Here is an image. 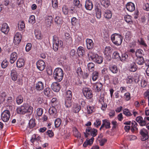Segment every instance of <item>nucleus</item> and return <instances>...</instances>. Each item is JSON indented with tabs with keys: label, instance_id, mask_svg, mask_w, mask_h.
<instances>
[{
	"label": "nucleus",
	"instance_id": "obj_62",
	"mask_svg": "<svg viewBox=\"0 0 149 149\" xmlns=\"http://www.w3.org/2000/svg\"><path fill=\"white\" fill-rule=\"evenodd\" d=\"M45 133L50 137H52L54 135V133L52 130H48Z\"/></svg>",
	"mask_w": 149,
	"mask_h": 149
},
{
	"label": "nucleus",
	"instance_id": "obj_16",
	"mask_svg": "<svg viewBox=\"0 0 149 149\" xmlns=\"http://www.w3.org/2000/svg\"><path fill=\"white\" fill-rule=\"evenodd\" d=\"M86 42L88 49H90L93 48L94 47V43L91 39H87Z\"/></svg>",
	"mask_w": 149,
	"mask_h": 149
},
{
	"label": "nucleus",
	"instance_id": "obj_53",
	"mask_svg": "<svg viewBox=\"0 0 149 149\" xmlns=\"http://www.w3.org/2000/svg\"><path fill=\"white\" fill-rule=\"evenodd\" d=\"M29 22V23L33 24L35 23L36 20L35 17L33 15H31L30 17Z\"/></svg>",
	"mask_w": 149,
	"mask_h": 149
},
{
	"label": "nucleus",
	"instance_id": "obj_46",
	"mask_svg": "<svg viewBox=\"0 0 149 149\" xmlns=\"http://www.w3.org/2000/svg\"><path fill=\"white\" fill-rule=\"evenodd\" d=\"M143 51L141 49L137 50L135 52V55L136 56H141L143 55Z\"/></svg>",
	"mask_w": 149,
	"mask_h": 149
},
{
	"label": "nucleus",
	"instance_id": "obj_48",
	"mask_svg": "<svg viewBox=\"0 0 149 149\" xmlns=\"http://www.w3.org/2000/svg\"><path fill=\"white\" fill-rule=\"evenodd\" d=\"M52 2L53 7L55 9H56L58 6V0H52Z\"/></svg>",
	"mask_w": 149,
	"mask_h": 149
},
{
	"label": "nucleus",
	"instance_id": "obj_11",
	"mask_svg": "<svg viewBox=\"0 0 149 149\" xmlns=\"http://www.w3.org/2000/svg\"><path fill=\"white\" fill-rule=\"evenodd\" d=\"M35 88L37 91H42L44 88V85L41 81H38L35 84Z\"/></svg>",
	"mask_w": 149,
	"mask_h": 149
},
{
	"label": "nucleus",
	"instance_id": "obj_54",
	"mask_svg": "<svg viewBox=\"0 0 149 149\" xmlns=\"http://www.w3.org/2000/svg\"><path fill=\"white\" fill-rule=\"evenodd\" d=\"M138 41L140 44L143 47H146L147 46V45L142 38H140L138 40Z\"/></svg>",
	"mask_w": 149,
	"mask_h": 149
},
{
	"label": "nucleus",
	"instance_id": "obj_2",
	"mask_svg": "<svg viewBox=\"0 0 149 149\" xmlns=\"http://www.w3.org/2000/svg\"><path fill=\"white\" fill-rule=\"evenodd\" d=\"M63 70L59 68H56L53 72V77L56 81L59 82L61 81L63 77Z\"/></svg>",
	"mask_w": 149,
	"mask_h": 149
},
{
	"label": "nucleus",
	"instance_id": "obj_30",
	"mask_svg": "<svg viewBox=\"0 0 149 149\" xmlns=\"http://www.w3.org/2000/svg\"><path fill=\"white\" fill-rule=\"evenodd\" d=\"M29 127L30 129L34 128L36 126L35 120L32 118L30 120L29 123Z\"/></svg>",
	"mask_w": 149,
	"mask_h": 149
},
{
	"label": "nucleus",
	"instance_id": "obj_63",
	"mask_svg": "<svg viewBox=\"0 0 149 149\" xmlns=\"http://www.w3.org/2000/svg\"><path fill=\"white\" fill-rule=\"evenodd\" d=\"M79 102L80 103V107H84L86 105V102L83 99H81L79 100Z\"/></svg>",
	"mask_w": 149,
	"mask_h": 149
},
{
	"label": "nucleus",
	"instance_id": "obj_35",
	"mask_svg": "<svg viewBox=\"0 0 149 149\" xmlns=\"http://www.w3.org/2000/svg\"><path fill=\"white\" fill-rule=\"evenodd\" d=\"M112 58L113 59L117 60V61H119L120 58L119 53L117 51L114 52L112 55Z\"/></svg>",
	"mask_w": 149,
	"mask_h": 149
},
{
	"label": "nucleus",
	"instance_id": "obj_56",
	"mask_svg": "<svg viewBox=\"0 0 149 149\" xmlns=\"http://www.w3.org/2000/svg\"><path fill=\"white\" fill-rule=\"evenodd\" d=\"M101 123L100 120L97 119L96 120V121L94 123V125L95 127H98L101 125Z\"/></svg>",
	"mask_w": 149,
	"mask_h": 149
},
{
	"label": "nucleus",
	"instance_id": "obj_7",
	"mask_svg": "<svg viewBox=\"0 0 149 149\" xmlns=\"http://www.w3.org/2000/svg\"><path fill=\"white\" fill-rule=\"evenodd\" d=\"M63 45L61 40H54L53 42V49L55 51L58 50L59 48L61 47Z\"/></svg>",
	"mask_w": 149,
	"mask_h": 149
},
{
	"label": "nucleus",
	"instance_id": "obj_27",
	"mask_svg": "<svg viewBox=\"0 0 149 149\" xmlns=\"http://www.w3.org/2000/svg\"><path fill=\"white\" fill-rule=\"evenodd\" d=\"M49 114L55 117L57 111L55 107H52L49 109Z\"/></svg>",
	"mask_w": 149,
	"mask_h": 149
},
{
	"label": "nucleus",
	"instance_id": "obj_47",
	"mask_svg": "<svg viewBox=\"0 0 149 149\" xmlns=\"http://www.w3.org/2000/svg\"><path fill=\"white\" fill-rule=\"evenodd\" d=\"M123 113L127 116H131L132 115L129 110L127 109H125L123 110Z\"/></svg>",
	"mask_w": 149,
	"mask_h": 149
},
{
	"label": "nucleus",
	"instance_id": "obj_51",
	"mask_svg": "<svg viewBox=\"0 0 149 149\" xmlns=\"http://www.w3.org/2000/svg\"><path fill=\"white\" fill-rule=\"evenodd\" d=\"M90 132L91 135L93 137H95L96 136L97 134V130L96 129L93 128L91 130Z\"/></svg>",
	"mask_w": 149,
	"mask_h": 149
},
{
	"label": "nucleus",
	"instance_id": "obj_45",
	"mask_svg": "<svg viewBox=\"0 0 149 149\" xmlns=\"http://www.w3.org/2000/svg\"><path fill=\"white\" fill-rule=\"evenodd\" d=\"M61 121L60 119L58 118L56 119L54 122L55 126L56 127H58L60 126L61 124Z\"/></svg>",
	"mask_w": 149,
	"mask_h": 149
},
{
	"label": "nucleus",
	"instance_id": "obj_8",
	"mask_svg": "<svg viewBox=\"0 0 149 149\" xmlns=\"http://www.w3.org/2000/svg\"><path fill=\"white\" fill-rule=\"evenodd\" d=\"M139 133L142 137L141 139V141H144L148 138V132L146 129L143 128L141 130Z\"/></svg>",
	"mask_w": 149,
	"mask_h": 149
},
{
	"label": "nucleus",
	"instance_id": "obj_32",
	"mask_svg": "<svg viewBox=\"0 0 149 149\" xmlns=\"http://www.w3.org/2000/svg\"><path fill=\"white\" fill-rule=\"evenodd\" d=\"M16 100L17 104L20 105L23 102V97L21 95H19L16 98Z\"/></svg>",
	"mask_w": 149,
	"mask_h": 149
},
{
	"label": "nucleus",
	"instance_id": "obj_34",
	"mask_svg": "<svg viewBox=\"0 0 149 149\" xmlns=\"http://www.w3.org/2000/svg\"><path fill=\"white\" fill-rule=\"evenodd\" d=\"M35 35L36 38L38 40H41L42 38V36L41 35V31L38 30L35 31Z\"/></svg>",
	"mask_w": 149,
	"mask_h": 149
},
{
	"label": "nucleus",
	"instance_id": "obj_25",
	"mask_svg": "<svg viewBox=\"0 0 149 149\" xmlns=\"http://www.w3.org/2000/svg\"><path fill=\"white\" fill-rule=\"evenodd\" d=\"M52 92L49 88H45L44 91V93L45 95L48 97L52 96Z\"/></svg>",
	"mask_w": 149,
	"mask_h": 149
},
{
	"label": "nucleus",
	"instance_id": "obj_29",
	"mask_svg": "<svg viewBox=\"0 0 149 149\" xmlns=\"http://www.w3.org/2000/svg\"><path fill=\"white\" fill-rule=\"evenodd\" d=\"M53 17L51 15L47 17L46 19V23L48 26H50L52 22Z\"/></svg>",
	"mask_w": 149,
	"mask_h": 149
},
{
	"label": "nucleus",
	"instance_id": "obj_19",
	"mask_svg": "<svg viewBox=\"0 0 149 149\" xmlns=\"http://www.w3.org/2000/svg\"><path fill=\"white\" fill-rule=\"evenodd\" d=\"M17 57V54L15 52H13L11 54L10 57V63H13L16 60Z\"/></svg>",
	"mask_w": 149,
	"mask_h": 149
},
{
	"label": "nucleus",
	"instance_id": "obj_23",
	"mask_svg": "<svg viewBox=\"0 0 149 149\" xmlns=\"http://www.w3.org/2000/svg\"><path fill=\"white\" fill-rule=\"evenodd\" d=\"M11 77L12 80L13 81H15L17 79V74L16 71L13 70L11 71Z\"/></svg>",
	"mask_w": 149,
	"mask_h": 149
},
{
	"label": "nucleus",
	"instance_id": "obj_39",
	"mask_svg": "<svg viewBox=\"0 0 149 149\" xmlns=\"http://www.w3.org/2000/svg\"><path fill=\"white\" fill-rule=\"evenodd\" d=\"M54 21L57 24H61L63 22L61 18L58 16H56V17L54 19Z\"/></svg>",
	"mask_w": 149,
	"mask_h": 149
},
{
	"label": "nucleus",
	"instance_id": "obj_5",
	"mask_svg": "<svg viewBox=\"0 0 149 149\" xmlns=\"http://www.w3.org/2000/svg\"><path fill=\"white\" fill-rule=\"evenodd\" d=\"M10 114L8 110H5L1 114V119L4 122H7L9 119Z\"/></svg>",
	"mask_w": 149,
	"mask_h": 149
},
{
	"label": "nucleus",
	"instance_id": "obj_18",
	"mask_svg": "<svg viewBox=\"0 0 149 149\" xmlns=\"http://www.w3.org/2000/svg\"><path fill=\"white\" fill-rule=\"evenodd\" d=\"M93 5L91 1L90 0H86V1L85 7L88 10H91L93 8Z\"/></svg>",
	"mask_w": 149,
	"mask_h": 149
},
{
	"label": "nucleus",
	"instance_id": "obj_37",
	"mask_svg": "<svg viewBox=\"0 0 149 149\" xmlns=\"http://www.w3.org/2000/svg\"><path fill=\"white\" fill-rule=\"evenodd\" d=\"M110 71L113 73H116L118 71L117 67L115 65H113L109 67Z\"/></svg>",
	"mask_w": 149,
	"mask_h": 149
},
{
	"label": "nucleus",
	"instance_id": "obj_57",
	"mask_svg": "<svg viewBox=\"0 0 149 149\" xmlns=\"http://www.w3.org/2000/svg\"><path fill=\"white\" fill-rule=\"evenodd\" d=\"M43 113V109L42 108H38L37 109V115L40 116H41Z\"/></svg>",
	"mask_w": 149,
	"mask_h": 149
},
{
	"label": "nucleus",
	"instance_id": "obj_28",
	"mask_svg": "<svg viewBox=\"0 0 149 149\" xmlns=\"http://www.w3.org/2000/svg\"><path fill=\"white\" fill-rule=\"evenodd\" d=\"M72 99L65 98L64 104L66 108L70 107L72 106Z\"/></svg>",
	"mask_w": 149,
	"mask_h": 149
},
{
	"label": "nucleus",
	"instance_id": "obj_10",
	"mask_svg": "<svg viewBox=\"0 0 149 149\" xmlns=\"http://www.w3.org/2000/svg\"><path fill=\"white\" fill-rule=\"evenodd\" d=\"M45 63L42 60H38L36 63L37 68L40 70H43L45 68Z\"/></svg>",
	"mask_w": 149,
	"mask_h": 149
},
{
	"label": "nucleus",
	"instance_id": "obj_55",
	"mask_svg": "<svg viewBox=\"0 0 149 149\" xmlns=\"http://www.w3.org/2000/svg\"><path fill=\"white\" fill-rule=\"evenodd\" d=\"M74 5L78 8H80L81 7V5L80 4V1L79 0H74Z\"/></svg>",
	"mask_w": 149,
	"mask_h": 149
},
{
	"label": "nucleus",
	"instance_id": "obj_17",
	"mask_svg": "<svg viewBox=\"0 0 149 149\" xmlns=\"http://www.w3.org/2000/svg\"><path fill=\"white\" fill-rule=\"evenodd\" d=\"M17 67L20 68L23 67L25 65V61L23 58H19L18 59L16 62Z\"/></svg>",
	"mask_w": 149,
	"mask_h": 149
},
{
	"label": "nucleus",
	"instance_id": "obj_59",
	"mask_svg": "<svg viewBox=\"0 0 149 149\" xmlns=\"http://www.w3.org/2000/svg\"><path fill=\"white\" fill-rule=\"evenodd\" d=\"M70 55L71 57H76L77 55L75 50L74 49L71 50L70 52Z\"/></svg>",
	"mask_w": 149,
	"mask_h": 149
},
{
	"label": "nucleus",
	"instance_id": "obj_14",
	"mask_svg": "<svg viewBox=\"0 0 149 149\" xmlns=\"http://www.w3.org/2000/svg\"><path fill=\"white\" fill-rule=\"evenodd\" d=\"M127 9L130 12H132L134 11L135 9V6L134 4L131 2H129L126 5Z\"/></svg>",
	"mask_w": 149,
	"mask_h": 149
},
{
	"label": "nucleus",
	"instance_id": "obj_12",
	"mask_svg": "<svg viewBox=\"0 0 149 149\" xmlns=\"http://www.w3.org/2000/svg\"><path fill=\"white\" fill-rule=\"evenodd\" d=\"M51 88L54 91L58 92L60 89V84L56 82H54L51 85Z\"/></svg>",
	"mask_w": 149,
	"mask_h": 149
},
{
	"label": "nucleus",
	"instance_id": "obj_26",
	"mask_svg": "<svg viewBox=\"0 0 149 149\" xmlns=\"http://www.w3.org/2000/svg\"><path fill=\"white\" fill-rule=\"evenodd\" d=\"M96 56L93 61L98 64L102 63L103 61L102 57L99 56L98 55H96Z\"/></svg>",
	"mask_w": 149,
	"mask_h": 149
},
{
	"label": "nucleus",
	"instance_id": "obj_24",
	"mask_svg": "<svg viewBox=\"0 0 149 149\" xmlns=\"http://www.w3.org/2000/svg\"><path fill=\"white\" fill-rule=\"evenodd\" d=\"M101 5L105 8H108L111 4L109 0H100Z\"/></svg>",
	"mask_w": 149,
	"mask_h": 149
},
{
	"label": "nucleus",
	"instance_id": "obj_31",
	"mask_svg": "<svg viewBox=\"0 0 149 149\" xmlns=\"http://www.w3.org/2000/svg\"><path fill=\"white\" fill-rule=\"evenodd\" d=\"M104 15L105 18L109 19L111 18L112 14L111 11L107 10L104 11Z\"/></svg>",
	"mask_w": 149,
	"mask_h": 149
},
{
	"label": "nucleus",
	"instance_id": "obj_49",
	"mask_svg": "<svg viewBox=\"0 0 149 149\" xmlns=\"http://www.w3.org/2000/svg\"><path fill=\"white\" fill-rule=\"evenodd\" d=\"M97 54H95L94 52H90L88 54V57L89 58H91L92 60H93L95 58L96 55Z\"/></svg>",
	"mask_w": 149,
	"mask_h": 149
},
{
	"label": "nucleus",
	"instance_id": "obj_38",
	"mask_svg": "<svg viewBox=\"0 0 149 149\" xmlns=\"http://www.w3.org/2000/svg\"><path fill=\"white\" fill-rule=\"evenodd\" d=\"M77 52L78 56H83L85 52L84 50V48L81 47H79L77 49Z\"/></svg>",
	"mask_w": 149,
	"mask_h": 149
},
{
	"label": "nucleus",
	"instance_id": "obj_13",
	"mask_svg": "<svg viewBox=\"0 0 149 149\" xmlns=\"http://www.w3.org/2000/svg\"><path fill=\"white\" fill-rule=\"evenodd\" d=\"M146 117L143 120V118L141 116L137 117L136 118V120L138 122L141 126H145L146 124V121L145 120Z\"/></svg>",
	"mask_w": 149,
	"mask_h": 149
},
{
	"label": "nucleus",
	"instance_id": "obj_33",
	"mask_svg": "<svg viewBox=\"0 0 149 149\" xmlns=\"http://www.w3.org/2000/svg\"><path fill=\"white\" fill-rule=\"evenodd\" d=\"M128 55L126 53H124L122 54L121 56H120L121 61L123 63L125 62L126 60L128 58Z\"/></svg>",
	"mask_w": 149,
	"mask_h": 149
},
{
	"label": "nucleus",
	"instance_id": "obj_52",
	"mask_svg": "<svg viewBox=\"0 0 149 149\" xmlns=\"http://www.w3.org/2000/svg\"><path fill=\"white\" fill-rule=\"evenodd\" d=\"M81 109L80 106L78 105H76L74 106L73 108V111L74 112L77 113Z\"/></svg>",
	"mask_w": 149,
	"mask_h": 149
},
{
	"label": "nucleus",
	"instance_id": "obj_42",
	"mask_svg": "<svg viewBox=\"0 0 149 149\" xmlns=\"http://www.w3.org/2000/svg\"><path fill=\"white\" fill-rule=\"evenodd\" d=\"M65 37L66 40H66V41L68 42H68L69 43H71L72 42V39L70 37L69 33H65Z\"/></svg>",
	"mask_w": 149,
	"mask_h": 149
},
{
	"label": "nucleus",
	"instance_id": "obj_64",
	"mask_svg": "<svg viewBox=\"0 0 149 149\" xmlns=\"http://www.w3.org/2000/svg\"><path fill=\"white\" fill-rule=\"evenodd\" d=\"M143 9L147 11H149V3H145L143 7Z\"/></svg>",
	"mask_w": 149,
	"mask_h": 149
},
{
	"label": "nucleus",
	"instance_id": "obj_9",
	"mask_svg": "<svg viewBox=\"0 0 149 149\" xmlns=\"http://www.w3.org/2000/svg\"><path fill=\"white\" fill-rule=\"evenodd\" d=\"M21 34L19 32L17 33L15 36L13 42L16 45H18L21 42Z\"/></svg>",
	"mask_w": 149,
	"mask_h": 149
},
{
	"label": "nucleus",
	"instance_id": "obj_20",
	"mask_svg": "<svg viewBox=\"0 0 149 149\" xmlns=\"http://www.w3.org/2000/svg\"><path fill=\"white\" fill-rule=\"evenodd\" d=\"M102 123L101 127L105 126L106 129H109L111 127L110 123L109 120L107 119L104 120H102Z\"/></svg>",
	"mask_w": 149,
	"mask_h": 149
},
{
	"label": "nucleus",
	"instance_id": "obj_41",
	"mask_svg": "<svg viewBox=\"0 0 149 149\" xmlns=\"http://www.w3.org/2000/svg\"><path fill=\"white\" fill-rule=\"evenodd\" d=\"M18 29L20 31H22L23 30L25 27L24 23L23 21H20L19 22L18 24Z\"/></svg>",
	"mask_w": 149,
	"mask_h": 149
},
{
	"label": "nucleus",
	"instance_id": "obj_1",
	"mask_svg": "<svg viewBox=\"0 0 149 149\" xmlns=\"http://www.w3.org/2000/svg\"><path fill=\"white\" fill-rule=\"evenodd\" d=\"M16 110L18 114H24L26 113H28L31 114L33 111V108L28 103H25L21 106L17 107Z\"/></svg>",
	"mask_w": 149,
	"mask_h": 149
},
{
	"label": "nucleus",
	"instance_id": "obj_43",
	"mask_svg": "<svg viewBox=\"0 0 149 149\" xmlns=\"http://www.w3.org/2000/svg\"><path fill=\"white\" fill-rule=\"evenodd\" d=\"M62 10L63 13L65 15H66L69 12V9L67 6L64 5L63 6Z\"/></svg>",
	"mask_w": 149,
	"mask_h": 149
},
{
	"label": "nucleus",
	"instance_id": "obj_4",
	"mask_svg": "<svg viewBox=\"0 0 149 149\" xmlns=\"http://www.w3.org/2000/svg\"><path fill=\"white\" fill-rule=\"evenodd\" d=\"M83 93L85 97L87 99H90L93 97L92 91L91 88H84Z\"/></svg>",
	"mask_w": 149,
	"mask_h": 149
},
{
	"label": "nucleus",
	"instance_id": "obj_44",
	"mask_svg": "<svg viewBox=\"0 0 149 149\" xmlns=\"http://www.w3.org/2000/svg\"><path fill=\"white\" fill-rule=\"evenodd\" d=\"M72 93L71 91L69 90H68L66 93L65 97V98L69 99H72Z\"/></svg>",
	"mask_w": 149,
	"mask_h": 149
},
{
	"label": "nucleus",
	"instance_id": "obj_21",
	"mask_svg": "<svg viewBox=\"0 0 149 149\" xmlns=\"http://www.w3.org/2000/svg\"><path fill=\"white\" fill-rule=\"evenodd\" d=\"M137 68V66L136 63L134 62H132L130 64L129 67V70L132 72H135Z\"/></svg>",
	"mask_w": 149,
	"mask_h": 149
},
{
	"label": "nucleus",
	"instance_id": "obj_40",
	"mask_svg": "<svg viewBox=\"0 0 149 149\" xmlns=\"http://www.w3.org/2000/svg\"><path fill=\"white\" fill-rule=\"evenodd\" d=\"M95 65L92 63H89L88 65V68L89 71L93 72L94 70Z\"/></svg>",
	"mask_w": 149,
	"mask_h": 149
},
{
	"label": "nucleus",
	"instance_id": "obj_58",
	"mask_svg": "<svg viewBox=\"0 0 149 149\" xmlns=\"http://www.w3.org/2000/svg\"><path fill=\"white\" fill-rule=\"evenodd\" d=\"M8 64V62L7 60L3 61L1 64V66L3 68H6Z\"/></svg>",
	"mask_w": 149,
	"mask_h": 149
},
{
	"label": "nucleus",
	"instance_id": "obj_22",
	"mask_svg": "<svg viewBox=\"0 0 149 149\" xmlns=\"http://www.w3.org/2000/svg\"><path fill=\"white\" fill-rule=\"evenodd\" d=\"M137 58L135 60L136 63L139 65H142L144 63V59L142 56H136Z\"/></svg>",
	"mask_w": 149,
	"mask_h": 149
},
{
	"label": "nucleus",
	"instance_id": "obj_15",
	"mask_svg": "<svg viewBox=\"0 0 149 149\" xmlns=\"http://www.w3.org/2000/svg\"><path fill=\"white\" fill-rule=\"evenodd\" d=\"M0 29L3 33L6 34L8 33L9 30L8 24L5 23H3L2 24Z\"/></svg>",
	"mask_w": 149,
	"mask_h": 149
},
{
	"label": "nucleus",
	"instance_id": "obj_6",
	"mask_svg": "<svg viewBox=\"0 0 149 149\" xmlns=\"http://www.w3.org/2000/svg\"><path fill=\"white\" fill-rule=\"evenodd\" d=\"M112 49L110 47H106L104 50V54L105 57L108 61H110L111 59L110 54L112 53Z\"/></svg>",
	"mask_w": 149,
	"mask_h": 149
},
{
	"label": "nucleus",
	"instance_id": "obj_3",
	"mask_svg": "<svg viewBox=\"0 0 149 149\" xmlns=\"http://www.w3.org/2000/svg\"><path fill=\"white\" fill-rule=\"evenodd\" d=\"M111 40L115 45L118 46L122 43L123 37L120 34L115 33L111 36Z\"/></svg>",
	"mask_w": 149,
	"mask_h": 149
},
{
	"label": "nucleus",
	"instance_id": "obj_50",
	"mask_svg": "<svg viewBox=\"0 0 149 149\" xmlns=\"http://www.w3.org/2000/svg\"><path fill=\"white\" fill-rule=\"evenodd\" d=\"M98 73L96 71L94 72L93 73L92 76V79L93 81H95L97 80L98 78Z\"/></svg>",
	"mask_w": 149,
	"mask_h": 149
},
{
	"label": "nucleus",
	"instance_id": "obj_60",
	"mask_svg": "<svg viewBox=\"0 0 149 149\" xmlns=\"http://www.w3.org/2000/svg\"><path fill=\"white\" fill-rule=\"evenodd\" d=\"M131 16L130 15H127L124 17L125 21L127 23H129L132 21Z\"/></svg>",
	"mask_w": 149,
	"mask_h": 149
},
{
	"label": "nucleus",
	"instance_id": "obj_36",
	"mask_svg": "<svg viewBox=\"0 0 149 149\" xmlns=\"http://www.w3.org/2000/svg\"><path fill=\"white\" fill-rule=\"evenodd\" d=\"M101 100H102V101L100 100L99 102L102 105L101 109L103 111H104L107 108V104L106 103H104V97H101Z\"/></svg>",
	"mask_w": 149,
	"mask_h": 149
},
{
	"label": "nucleus",
	"instance_id": "obj_61",
	"mask_svg": "<svg viewBox=\"0 0 149 149\" xmlns=\"http://www.w3.org/2000/svg\"><path fill=\"white\" fill-rule=\"evenodd\" d=\"M13 101V100L12 97H8L6 100V103L8 104H12Z\"/></svg>",
	"mask_w": 149,
	"mask_h": 149
}]
</instances>
